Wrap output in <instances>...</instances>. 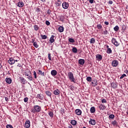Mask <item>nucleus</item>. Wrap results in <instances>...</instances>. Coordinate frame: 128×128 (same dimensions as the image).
Listing matches in <instances>:
<instances>
[{
	"mask_svg": "<svg viewBox=\"0 0 128 128\" xmlns=\"http://www.w3.org/2000/svg\"><path fill=\"white\" fill-rule=\"evenodd\" d=\"M24 74L28 76L27 78L29 80H32V72H30V70H26V71L24 72Z\"/></svg>",
	"mask_w": 128,
	"mask_h": 128,
	"instance_id": "nucleus-1",
	"label": "nucleus"
},
{
	"mask_svg": "<svg viewBox=\"0 0 128 128\" xmlns=\"http://www.w3.org/2000/svg\"><path fill=\"white\" fill-rule=\"evenodd\" d=\"M68 78L70 82H71L76 83V82L74 81V80H75L74 77V74H72V72H68Z\"/></svg>",
	"mask_w": 128,
	"mask_h": 128,
	"instance_id": "nucleus-2",
	"label": "nucleus"
},
{
	"mask_svg": "<svg viewBox=\"0 0 128 128\" xmlns=\"http://www.w3.org/2000/svg\"><path fill=\"white\" fill-rule=\"evenodd\" d=\"M34 108L36 112L38 114V112H40V110H42V107L38 105H35L34 106Z\"/></svg>",
	"mask_w": 128,
	"mask_h": 128,
	"instance_id": "nucleus-3",
	"label": "nucleus"
},
{
	"mask_svg": "<svg viewBox=\"0 0 128 128\" xmlns=\"http://www.w3.org/2000/svg\"><path fill=\"white\" fill-rule=\"evenodd\" d=\"M112 42L114 44V46H120V43L116 40V38H112Z\"/></svg>",
	"mask_w": 128,
	"mask_h": 128,
	"instance_id": "nucleus-4",
	"label": "nucleus"
},
{
	"mask_svg": "<svg viewBox=\"0 0 128 128\" xmlns=\"http://www.w3.org/2000/svg\"><path fill=\"white\" fill-rule=\"evenodd\" d=\"M54 38H56V36L54 35H52L50 40H49V43L50 44H53V42H54L56 40H54Z\"/></svg>",
	"mask_w": 128,
	"mask_h": 128,
	"instance_id": "nucleus-5",
	"label": "nucleus"
},
{
	"mask_svg": "<svg viewBox=\"0 0 128 128\" xmlns=\"http://www.w3.org/2000/svg\"><path fill=\"white\" fill-rule=\"evenodd\" d=\"M24 128H30V120H28L25 122Z\"/></svg>",
	"mask_w": 128,
	"mask_h": 128,
	"instance_id": "nucleus-6",
	"label": "nucleus"
},
{
	"mask_svg": "<svg viewBox=\"0 0 128 128\" xmlns=\"http://www.w3.org/2000/svg\"><path fill=\"white\" fill-rule=\"evenodd\" d=\"M62 6L64 10L68 8V2H64L62 4Z\"/></svg>",
	"mask_w": 128,
	"mask_h": 128,
	"instance_id": "nucleus-7",
	"label": "nucleus"
},
{
	"mask_svg": "<svg viewBox=\"0 0 128 128\" xmlns=\"http://www.w3.org/2000/svg\"><path fill=\"white\" fill-rule=\"evenodd\" d=\"M96 58L97 60L100 61L102 60V56L100 54H97L96 56Z\"/></svg>",
	"mask_w": 128,
	"mask_h": 128,
	"instance_id": "nucleus-8",
	"label": "nucleus"
},
{
	"mask_svg": "<svg viewBox=\"0 0 128 128\" xmlns=\"http://www.w3.org/2000/svg\"><path fill=\"white\" fill-rule=\"evenodd\" d=\"M8 62L11 65L14 64V59L13 58H10Z\"/></svg>",
	"mask_w": 128,
	"mask_h": 128,
	"instance_id": "nucleus-9",
	"label": "nucleus"
},
{
	"mask_svg": "<svg viewBox=\"0 0 128 128\" xmlns=\"http://www.w3.org/2000/svg\"><path fill=\"white\" fill-rule=\"evenodd\" d=\"M118 61L116 60H114L112 62V66H114V67L118 66Z\"/></svg>",
	"mask_w": 128,
	"mask_h": 128,
	"instance_id": "nucleus-10",
	"label": "nucleus"
},
{
	"mask_svg": "<svg viewBox=\"0 0 128 128\" xmlns=\"http://www.w3.org/2000/svg\"><path fill=\"white\" fill-rule=\"evenodd\" d=\"M89 124H92V126H94L96 124V120L90 118Z\"/></svg>",
	"mask_w": 128,
	"mask_h": 128,
	"instance_id": "nucleus-11",
	"label": "nucleus"
},
{
	"mask_svg": "<svg viewBox=\"0 0 128 128\" xmlns=\"http://www.w3.org/2000/svg\"><path fill=\"white\" fill-rule=\"evenodd\" d=\"M75 112L77 116H81L82 115V110L80 109H76L75 110Z\"/></svg>",
	"mask_w": 128,
	"mask_h": 128,
	"instance_id": "nucleus-12",
	"label": "nucleus"
},
{
	"mask_svg": "<svg viewBox=\"0 0 128 128\" xmlns=\"http://www.w3.org/2000/svg\"><path fill=\"white\" fill-rule=\"evenodd\" d=\"M20 78L22 84H26V79H24V77H20Z\"/></svg>",
	"mask_w": 128,
	"mask_h": 128,
	"instance_id": "nucleus-13",
	"label": "nucleus"
},
{
	"mask_svg": "<svg viewBox=\"0 0 128 128\" xmlns=\"http://www.w3.org/2000/svg\"><path fill=\"white\" fill-rule=\"evenodd\" d=\"M100 110H104L106 108V107L102 104H100L99 106Z\"/></svg>",
	"mask_w": 128,
	"mask_h": 128,
	"instance_id": "nucleus-14",
	"label": "nucleus"
},
{
	"mask_svg": "<svg viewBox=\"0 0 128 128\" xmlns=\"http://www.w3.org/2000/svg\"><path fill=\"white\" fill-rule=\"evenodd\" d=\"M55 4L56 6H62V1L58 0L56 2Z\"/></svg>",
	"mask_w": 128,
	"mask_h": 128,
	"instance_id": "nucleus-15",
	"label": "nucleus"
},
{
	"mask_svg": "<svg viewBox=\"0 0 128 128\" xmlns=\"http://www.w3.org/2000/svg\"><path fill=\"white\" fill-rule=\"evenodd\" d=\"M92 84L94 86H98V80H92Z\"/></svg>",
	"mask_w": 128,
	"mask_h": 128,
	"instance_id": "nucleus-16",
	"label": "nucleus"
},
{
	"mask_svg": "<svg viewBox=\"0 0 128 128\" xmlns=\"http://www.w3.org/2000/svg\"><path fill=\"white\" fill-rule=\"evenodd\" d=\"M60 92L58 89H56L54 90V94H55V96H58L60 94Z\"/></svg>",
	"mask_w": 128,
	"mask_h": 128,
	"instance_id": "nucleus-17",
	"label": "nucleus"
},
{
	"mask_svg": "<svg viewBox=\"0 0 128 128\" xmlns=\"http://www.w3.org/2000/svg\"><path fill=\"white\" fill-rule=\"evenodd\" d=\"M51 74L53 76H56V74H58V72H56V70H52L51 71Z\"/></svg>",
	"mask_w": 128,
	"mask_h": 128,
	"instance_id": "nucleus-18",
	"label": "nucleus"
},
{
	"mask_svg": "<svg viewBox=\"0 0 128 128\" xmlns=\"http://www.w3.org/2000/svg\"><path fill=\"white\" fill-rule=\"evenodd\" d=\"M78 62V64H81V66H83V64H84V59H80Z\"/></svg>",
	"mask_w": 128,
	"mask_h": 128,
	"instance_id": "nucleus-19",
	"label": "nucleus"
},
{
	"mask_svg": "<svg viewBox=\"0 0 128 128\" xmlns=\"http://www.w3.org/2000/svg\"><path fill=\"white\" fill-rule=\"evenodd\" d=\"M64 28L62 26H60L58 28V30L60 32H64Z\"/></svg>",
	"mask_w": 128,
	"mask_h": 128,
	"instance_id": "nucleus-20",
	"label": "nucleus"
},
{
	"mask_svg": "<svg viewBox=\"0 0 128 128\" xmlns=\"http://www.w3.org/2000/svg\"><path fill=\"white\" fill-rule=\"evenodd\" d=\"M5 80L6 82L8 84H12V79L10 78H6Z\"/></svg>",
	"mask_w": 128,
	"mask_h": 128,
	"instance_id": "nucleus-21",
	"label": "nucleus"
},
{
	"mask_svg": "<svg viewBox=\"0 0 128 128\" xmlns=\"http://www.w3.org/2000/svg\"><path fill=\"white\" fill-rule=\"evenodd\" d=\"M90 112L91 114H94V112H96V108H94V106L91 107L90 109Z\"/></svg>",
	"mask_w": 128,
	"mask_h": 128,
	"instance_id": "nucleus-22",
	"label": "nucleus"
},
{
	"mask_svg": "<svg viewBox=\"0 0 128 128\" xmlns=\"http://www.w3.org/2000/svg\"><path fill=\"white\" fill-rule=\"evenodd\" d=\"M45 94H46L48 96H49V98H52V92L49 90L45 92Z\"/></svg>",
	"mask_w": 128,
	"mask_h": 128,
	"instance_id": "nucleus-23",
	"label": "nucleus"
},
{
	"mask_svg": "<svg viewBox=\"0 0 128 128\" xmlns=\"http://www.w3.org/2000/svg\"><path fill=\"white\" fill-rule=\"evenodd\" d=\"M18 6L19 8H22V6H24V2H19L18 3Z\"/></svg>",
	"mask_w": 128,
	"mask_h": 128,
	"instance_id": "nucleus-24",
	"label": "nucleus"
},
{
	"mask_svg": "<svg viewBox=\"0 0 128 128\" xmlns=\"http://www.w3.org/2000/svg\"><path fill=\"white\" fill-rule=\"evenodd\" d=\"M38 98H39L40 100H44V97L42 96V95H41L40 94H38L37 95Z\"/></svg>",
	"mask_w": 128,
	"mask_h": 128,
	"instance_id": "nucleus-25",
	"label": "nucleus"
},
{
	"mask_svg": "<svg viewBox=\"0 0 128 128\" xmlns=\"http://www.w3.org/2000/svg\"><path fill=\"white\" fill-rule=\"evenodd\" d=\"M48 114L50 116V118H54V112L52 111H49Z\"/></svg>",
	"mask_w": 128,
	"mask_h": 128,
	"instance_id": "nucleus-26",
	"label": "nucleus"
},
{
	"mask_svg": "<svg viewBox=\"0 0 128 128\" xmlns=\"http://www.w3.org/2000/svg\"><path fill=\"white\" fill-rule=\"evenodd\" d=\"M96 28L98 30H102V24H98L96 25Z\"/></svg>",
	"mask_w": 128,
	"mask_h": 128,
	"instance_id": "nucleus-27",
	"label": "nucleus"
},
{
	"mask_svg": "<svg viewBox=\"0 0 128 128\" xmlns=\"http://www.w3.org/2000/svg\"><path fill=\"white\" fill-rule=\"evenodd\" d=\"M72 52L76 54V52H78V49L76 47H73L72 48Z\"/></svg>",
	"mask_w": 128,
	"mask_h": 128,
	"instance_id": "nucleus-28",
	"label": "nucleus"
},
{
	"mask_svg": "<svg viewBox=\"0 0 128 128\" xmlns=\"http://www.w3.org/2000/svg\"><path fill=\"white\" fill-rule=\"evenodd\" d=\"M38 74H41V76H44V72H42V70H38Z\"/></svg>",
	"mask_w": 128,
	"mask_h": 128,
	"instance_id": "nucleus-29",
	"label": "nucleus"
},
{
	"mask_svg": "<svg viewBox=\"0 0 128 128\" xmlns=\"http://www.w3.org/2000/svg\"><path fill=\"white\" fill-rule=\"evenodd\" d=\"M70 124H72V126H76V120H72Z\"/></svg>",
	"mask_w": 128,
	"mask_h": 128,
	"instance_id": "nucleus-30",
	"label": "nucleus"
},
{
	"mask_svg": "<svg viewBox=\"0 0 128 128\" xmlns=\"http://www.w3.org/2000/svg\"><path fill=\"white\" fill-rule=\"evenodd\" d=\"M34 30H36V31L38 30L40 27H38V25H34Z\"/></svg>",
	"mask_w": 128,
	"mask_h": 128,
	"instance_id": "nucleus-31",
	"label": "nucleus"
},
{
	"mask_svg": "<svg viewBox=\"0 0 128 128\" xmlns=\"http://www.w3.org/2000/svg\"><path fill=\"white\" fill-rule=\"evenodd\" d=\"M112 126H118V122H116V120H114V121H112Z\"/></svg>",
	"mask_w": 128,
	"mask_h": 128,
	"instance_id": "nucleus-32",
	"label": "nucleus"
},
{
	"mask_svg": "<svg viewBox=\"0 0 128 128\" xmlns=\"http://www.w3.org/2000/svg\"><path fill=\"white\" fill-rule=\"evenodd\" d=\"M114 30L115 32H118V30H120V27H118V26H115V27L114 28Z\"/></svg>",
	"mask_w": 128,
	"mask_h": 128,
	"instance_id": "nucleus-33",
	"label": "nucleus"
},
{
	"mask_svg": "<svg viewBox=\"0 0 128 128\" xmlns=\"http://www.w3.org/2000/svg\"><path fill=\"white\" fill-rule=\"evenodd\" d=\"M40 36L42 40H46L48 38V36H46V35L41 34Z\"/></svg>",
	"mask_w": 128,
	"mask_h": 128,
	"instance_id": "nucleus-34",
	"label": "nucleus"
},
{
	"mask_svg": "<svg viewBox=\"0 0 128 128\" xmlns=\"http://www.w3.org/2000/svg\"><path fill=\"white\" fill-rule=\"evenodd\" d=\"M60 20L61 22H64V16H62V15H61L60 16Z\"/></svg>",
	"mask_w": 128,
	"mask_h": 128,
	"instance_id": "nucleus-35",
	"label": "nucleus"
},
{
	"mask_svg": "<svg viewBox=\"0 0 128 128\" xmlns=\"http://www.w3.org/2000/svg\"><path fill=\"white\" fill-rule=\"evenodd\" d=\"M108 34V30H105L102 32V34H104V36H106Z\"/></svg>",
	"mask_w": 128,
	"mask_h": 128,
	"instance_id": "nucleus-36",
	"label": "nucleus"
},
{
	"mask_svg": "<svg viewBox=\"0 0 128 128\" xmlns=\"http://www.w3.org/2000/svg\"><path fill=\"white\" fill-rule=\"evenodd\" d=\"M112 49L110 48H108L106 50V53L107 54H112Z\"/></svg>",
	"mask_w": 128,
	"mask_h": 128,
	"instance_id": "nucleus-37",
	"label": "nucleus"
},
{
	"mask_svg": "<svg viewBox=\"0 0 128 128\" xmlns=\"http://www.w3.org/2000/svg\"><path fill=\"white\" fill-rule=\"evenodd\" d=\"M96 40L94 38H92L90 40V44H94Z\"/></svg>",
	"mask_w": 128,
	"mask_h": 128,
	"instance_id": "nucleus-38",
	"label": "nucleus"
},
{
	"mask_svg": "<svg viewBox=\"0 0 128 128\" xmlns=\"http://www.w3.org/2000/svg\"><path fill=\"white\" fill-rule=\"evenodd\" d=\"M33 46L36 48H38V42H34Z\"/></svg>",
	"mask_w": 128,
	"mask_h": 128,
	"instance_id": "nucleus-39",
	"label": "nucleus"
},
{
	"mask_svg": "<svg viewBox=\"0 0 128 128\" xmlns=\"http://www.w3.org/2000/svg\"><path fill=\"white\" fill-rule=\"evenodd\" d=\"M68 42H72V44H74V39L72 38H70L68 39Z\"/></svg>",
	"mask_w": 128,
	"mask_h": 128,
	"instance_id": "nucleus-40",
	"label": "nucleus"
},
{
	"mask_svg": "<svg viewBox=\"0 0 128 128\" xmlns=\"http://www.w3.org/2000/svg\"><path fill=\"white\" fill-rule=\"evenodd\" d=\"M114 118V114H111L109 116V120H110V119L112 120Z\"/></svg>",
	"mask_w": 128,
	"mask_h": 128,
	"instance_id": "nucleus-41",
	"label": "nucleus"
},
{
	"mask_svg": "<svg viewBox=\"0 0 128 128\" xmlns=\"http://www.w3.org/2000/svg\"><path fill=\"white\" fill-rule=\"evenodd\" d=\"M48 58L49 60H52V54L50 53L48 54Z\"/></svg>",
	"mask_w": 128,
	"mask_h": 128,
	"instance_id": "nucleus-42",
	"label": "nucleus"
},
{
	"mask_svg": "<svg viewBox=\"0 0 128 128\" xmlns=\"http://www.w3.org/2000/svg\"><path fill=\"white\" fill-rule=\"evenodd\" d=\"M86 80H87V82H92V77H90V76L87 77Z\"/></svg>",
	"mask_w": 128,
	"mask_h": 128,
	"instance_id": "nucleus-43",
	"label": "nucleus"
},
{
	"mask_svg": "<svg viewBox=\"0 0 128 128\" xmlns=\"http://www.w3.org/2000/svg\"><path fill=\"white\" fill-rule=\"evenodd\" d=\"M6 128H14V127H12V126L11 124H7L6 126Z\"/></svg>",
	"mask_w": 128,
	"mask_h": 128,
	"instance_id": "nucleus-44",
	"label": "nucleus"
},
{
	"mask_svg": "<svg viewBox=\"0 0 128 128\" xmlns=\"http://www.w3.org/2000/svg\"><path fill=\"white\" fill-rule=\"evenodd\" d=\"M33 75H34V78H38V76H36L37 74H36V71L34 72Z\"/></svg>",
	"mask_w": 128,
	"mask_h": 128,
	"instance_id": "nucleus-45",
	"label": "nucleus"
},
{
	"mask_svg": "<svg viewBox=\"0 0 128 128\" xmlns=\"http://www.w3.org/2000/svg\"><path fill=\"white\" fill-rule=\"evenodd\" d=\"M28 97H26L24 98V102H28Z\"/></svg>",
	"mask_w": 128,
	"mask_h": 128,
	"instance_id": "nucleus-46",
	"label": "nucleus"
},
{
	"mask_svg": "<svg viewBox=\"0 0 128 128\" xmlns=\"http://www.w3.org/2000/svg\"><path fill=\"white\" fill-rule=\"evenodd\" d=\"M124 76H126V74H123L120 77V79L122 80V78H124Z\"/></svg>",
	"mask_w": 128,
	"mask_h": 128,
	"instance_id": "nucleus-47",
	"label": "nucleus"
},
{
	"mask_svg": "<svg viewBox=\"0 0 128 128\" xmlns=\"http://www.w3.org/2000/svg\"><path fill=\"white\" fill-rule=\"evenodd\" d=\"M122 30H126V25L124 24L122 26Z\"/></svg>",
	"mask_w": 128,
	"mask_h": 128,
	"instance_id": "nucleus-48",
	"label": "nucleus"
},
{
	"mask_svg": "<svg viewBox=\"0 0 128 128\" xmlns=\"http://www.w3.org/2000/svg\"><path fill=\"white\" fill-rule=\"evenodd\" d=\"M46 26H50V22L48 20H46Z\"/></svg>",
	"mask_w": 128,
	"mask_h": 128,
	"instance_id": "nucleus-49",
	"label": "nucleus"
},
{
	"mask_svg": "<svg viewBox=\"0 0 128 128\" xmlns=\"http://www.w3.org/2000/svg\"><path fill=\"white\" fill-rule=\"evenodd\" d=\"M52 12V10H47V14H50V13Z\"/></svg>",
	"mask_w": 128,
	"mask_h": 128,
	"instance_id": "nucleus-50",
	"label": "nucleus"
},
{
	"mask_svg": "<svg viewBox=\"0 0 128 128\" xmlns=\"http://www.w3.org/2000/svg\"><path fill=\"white\" fill-rule=\"evenodd\" d=\"M102 104L106 103V99L104 98L103 100H102Z\"/></svg>",
	"mask_w": 128,
	"mask_h": 128,
	"instance_id": "nucleus-51",
	"label": "nucleus"
},
{
	"mask_svg": "<svg viewBox=\"0 0 128 128\" xmlns=\"http://www.w3.org/2000/svg\"><path fill=\"white\" fill-rule=\"evenodd\" d=\"M108 3L109 4H114V2L112 0H109Z\"/></svg>",
	"mask_w": 128,
	"mask_h": 128,
	"instance_id": "nucleus-52",
	"label": "nucleus"
},
{
	"mask_svg": "<svg viewBox=\"0 0 128 128\" xmlns=\"http://www.w3.org/2000/svg\"><path fill=\"white\" fill-rule=\"evenodd\" d=\"M31 112H33V114H36V110H34H34H31Z\"/></svg>",
	"mask_w": 128,
	"mask_h": 128,
	"instance_id": "nucleus-53",
	"label": "nucleus"
},
{
	"mask_svg": "<svg viewBox=\"0 0 128 128\" xmlns=\"http://www.w3.org/2000/svg\"><path fill=\"white\" fill-rule=\"evenodd\" d=\"M104 24L106 26H108V24H110V23L108 22H105Z\"/></svg>",
	"mask_w": 128,
	"mask_h": 128,
	"instance_id": "nucleus-54",
	"label": "nucleus"
},
{
	"mask_svg": "<svg viewBox=\"0 0 128 128\" xmlns=\"http://www.w3.org/2000/svg\"><path fill=\"white\" fill-rule=\"evenodd\" d=\"M89 2L90 4H94V0H89Z\"/></svg>",
	"mask_w": 128,
	"mask_h": 128,
	"instance_id": "nucleus-55",
	"label": "nucleus"
},
{
	"mask_svg": "<svg viewBox=\"0 0 128 128\" xmlns=\"http://www.w3.org/2000/svg\"><path fill=\"white\" fill-rule=\"evenodd\" d=\"M35 40H34V38H32V42L33 44H34V42H34Z\"/></svg>",
	"mask_w": 128,
	"mask_h": 128,
	"instance_id": "nucleus-56",
	"label": "nucleus"
},
{
	"mask_svg": "<svg viewBox=\"0 0 128 128\" xmlns=\"http://www.w3.org/2000/svg\"><path fill=\"white\" fill-rule=\"evenodd\" d=\"M17 66H18L19 68H22V64H18Z\"/></svg>",
	"mask_w": 128,
	"mask_h": 128,
	"instance_id": "nucleus-57",
	"label": "nucleus"
},
{
	"mask_svg": "<svg viewBox=\"0 0 128 128\" xmlns=\"http://www.w3.org/2000/svg\"><path fill=\"white\" fill-rule=\"evenodd\" d=\"M5 100L6 102H8V97H5Z\"/></svg>",
	"mask_w": 128,
	"mask_h": 128,
	"instance_id": "nucleus-58",
	"label": "nucleus"
},
{
	"mask_svg": "<svg viewBox=\"0 0 128 128\" xmlns=\"http://www.w3.org/2000/svg\"><path fill=\"white\" fill-rule=\"evenodd\" d=\"M124 72H125V74H126L128 75V70H125Z\"/></svg>",
	"mask_w": 128,
	"mask_h": 128,
	"instance_id": "nucleus-59",
	"label": "nucleus"
},
{
	"mask_svg": "<svg viewBox=\"0 0 128 128\" xmlns=\"http://www.w3.org/2000/svg\"><path fill=\"white\" fill-rule=\"evenodd\" d=\"M106 48L107 50H108V48H110V46L108 45H107L106 46Z\"/></svg>",
	"mask_w": 128,
	"mask_h": 128,
	"instance_id": "nucleus-60",
	"label": "nucleus"
},
{
	"mask_svg": "<svg viewBox=\"0 0 128 128\" xmlns=\"http://www.w3.org/2000/svg\"><path fill=\"white\" fill-rule=\"evenodd\" d=\"M68 128H72V126L70 125V126H68Z\"/></svg>",
	"mask_w": 128,
	"mask_h": 128,
	"instance_id": "nucleus-61",
	"label": "nucleus"
},
{
	"mask_svg": "<svg viewBox=\"0 0 128 128\" xmlns=\"http://www.w3.org/2000/svg\"><path fill=\"white\" fill-rule=\"evenodd\" d=\"M96 90H100V87L99 86H98L96 87Z\"/></svg>",
	"mask_w": 128,
	"mask_h": 128,
	"instance_id": "nucleus-62",
	"label": "nucleus"
},
{
	"mask_svg": "<svg viewBox=\"0 0 128 128\" xmlns=\"http://www.w3.org/2000/svg\"><path fill=\"white\" fill-rule=\"evenodd\" d=\"M2 68V64H0V70Z\"/></svg>",
	"mask_w": 128,
	"mask_h": 128,
	"instance_id": "nucleus-63",
	"label": "nucleus"
},
{
	"mask_svg": "<svg viewBox=\"0 0 128 128\" xmlns=\"http://www.w3.org/2000/svg\"><path fill=\"white\" fill-rule=\"evenodd\" d=\"M41 0V2H46V0Z\"/></svg>",
	"mask_w": 128,
	"mask_h": 128,
	"instance_id": "nucleus-64",
	"label": "nucleus"
}]
</instances>
